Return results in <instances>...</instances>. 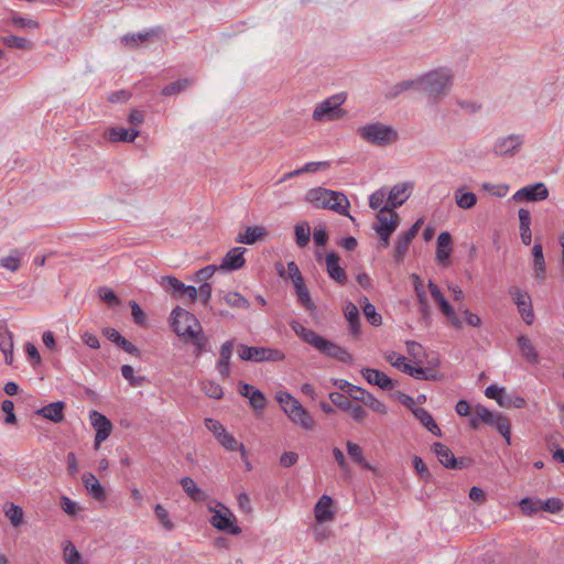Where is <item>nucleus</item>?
Instances as JSON below:
<instances>
[{
    "mask_svg": "<svg viewBox=\"0 0 564 564\" xmlns=\"http://www.w3.org/2000/svg\"><path fill=\"white\" fill-rule=\"evenodd\" d=\"M292 330L306 344L313 346L321 354L340 361L343 364H352V355L341 346L330 341L323 336L318 335L312 329L304 327L296 321L290 323Z\"/></svg>",
    "mask_w": 564,
    "mask_h": 564,
    "instance_id": "f257e3e1",
    "label": "nucleus"
},
{
    "mask_svg": "<svg viewBox=\"0 0 564 564\" xmlns=\"http://www.w3.org/2000/svg\"><path fill=\"white\" fill-rule=\"evenodd\" d=\"M417 84L433 101H437L447 95L453 84V73L448 68H437L420 77Z\"/></svg>",
    "mask_w": 564,
    "mask_h": 564,
    "instance_id": "f03ea898",
    "label": "nucleus"
},
{
    "mask_svg": "<svg viewBox=\"0 0 564 564\" xmlns=\"http://www.w3.org/2000/svg\"><path fill=\"white\" fill-rule=\"evenodd\" d=\"M171 327L182 341L194 337L203 329L197 317L185 308L176 306L171 313Z\"/></svg>",
    "mask_w": 564,
    "mask_h": 564,
    "instance_id": "7ed1b4c3",
    "label": "nucleus"
},
{
    "mask_svg": "<svg viewBox=\"0 0 564 564\" xmlns=\"http://www.w3.org/2000/svg\"><path fill=\"white\" fill-rule=\"evenodd\" d=\"M358 134L366 142L386 147L398 140V132L390 126H386L381 122L369 123L358 129Z\"/></svg>",
    "mask_w": 564,
    "mask_h": 564,
    "instance_id": "20e7f679",
    "label": "nucleus"
},
{
    "mask_svg": "<svg viewBox=\"0 0 564 564\" xmlns=\"http://www.w3.org/2000/svg\"><path fill=\"white\" fill-rule=\"evenodd\" d=\"M475 414L482 423L496 429L507 443L510 444L511 426L507 416L499 412H492L481 404L475 406Z\"/></svg>",
    "mask_w": 564,
    "mask_h": 564,
    "instance_id": "39448f33",
    "label": "nucleus"
},
{
    "mask_svg": "<svg viewBox=\"0 0 564 564\" xmlns=\"http://www.w3.org/2000/svg\"><path fill=\"white\" fill-rule=\"evenodd\" d=\"M209 511L213 512L209 522L215 529L232 535L241 533V528L236 524L235 514L224 503L217 502L216 508L209 507Z\"/></svg>",
    "mask_w": 564,
    "mask_h": 564,
    "instance_id": "423d86ee",
    "label": "nucleus"
},
{
    "mask_svg": "<svg viewBox=\"0 0 564 564\" xmlns=\"http://www.w3.org/2000/svg\"><path fill=\"white\" fill-rule=\"evenodd\" d=\"M238 355L240 359L246 361L262 362V361H281L285 358L282 350L269 347L257 346H238Z\"/></svg>",
    "mask_w": 564,
    "mask_h": 564,
    "instance_id": "0eeeda50",
    "label": "nucleus"
},
{
    "mask_svg": "<svg viewBox=\"0 0 564 564\" xmlns=\"http://www.w3.org/2000/svg\"><path fill=\"white\" fill-rule=\"evenodd\" d=\"M344 98L340 95H334L323 102L318 104L313 112V119L316 121L340 119L345 111L340 108Z\"/></svg>",
    "mask_w": 564,
    "mask_h": 564,
    "instance_id": "6e6552de",
    "label": "nucleus"
},
{
    "mask_svg": "<svg viewBox=\"0 0 564 564\" xmlns=\"http://www.w3.org/2000/svg\"><path fill=\"white\" fill-rule=\"evenodd\" d=\"M432 451L436 455L438 462L446 468L449 469H465L471 465V459L468 457L456 458L448 446L442 443H434Z\"/></svg>",
    "mask_w": 564,
    "mask_h": 564,
    "instance_id": "1a4fd4ad",
    "label": "nucleus"
},
{
    "mask_svg": "<svg viewBox=\"0 0 564 564\" xmlns=\"http://www.w3.org/2000/svg\"><path fill=\"white\" fill-rule=\"evenodd\" d=\"M90 424L96 431L95 448L98 449L100 444L105 442L112 432L113 425L111 421L102 413L91 410L89 413Z\"/></svg>",
    "mask_w": 564,
    "mask_h": 564,
    "instance_id": "9d476101",
    "label": "nucleus"
},
{
    "mask_svg": "<svg viewBox=\"0 0 564 564\" xmlns=\"http://www.w3.org/2000/svg\"><path fill=\"white\" fill-rule=\"evenodd\" d=\"M424 220L422 218L417 219L409 230L402 232L398 240L395 241L393 258L397 263H401L408 252L409 246L412 240L417 235L420 228L422 227Z\"/></svg>",
    "mask_w": 564,
    "mask_h": 564,
    "instance_id": "9b49d317",
    "label": "nucleus"
},
{
    "mask_svg": "<svg viewBox=\"0 0 564 564\" xmlns=\"http://www.w3.org/2000/svg\"><path fill=\"white\" fill-rule=\"evenodd\" d=\"M509 294L518 306V311L523 321L531 325L534 321V313L532 310L531 297L527 292H522L519 288L512 286L509 290Z\"/></svg>",
    "mask_w": 564,
    "mask_h": 564,
    "instance_id": "f8f14e48",
    "label": "nucleus"
},
{
    "mask_svg": "<svg viewBox=\"0 0 564 564\" xmlns=\"http://www.w3.org/2000/svg\"><path fill=\"white\" fill-rule=\"evenodd\" d=\"M399 215L389 207L383 206L377 214V224L373 226V229L376 232L389 230V232L393 234L399 227Z\"/></svg>",
    "mask_w": 564,
    "mask_h": 564,
    "instance_id": "ddd939ff",
    "label": "nucleus"
},
{
    "mask_svg": "<svg viewBox=\"0 0 564 564\" xmlns=\"http://www.w3.org/2000/svg\"><path fill=\"white\" fill-rule=\"evenodd\" d=\"M334 195H337L336 191L325 187H314L306 192L305 200L312 204L315 208L327 209Z\"/></svg>",
    "mask_w": 564,
    "mask_h": 564,
    "instance_id": "4468645a",
    "label": "nucleus"
},
{
    "mask_svg": "<svg viewBox=\"0 0 564 564\" xmlns=\"http://www.w3.org/2000/svg\"><path fill=\"white\" fill-rule=\"evenodd\" d=\"M549 189L543 183H535L533 185L520 188L513 196L516 200L536 202L547 198Z\"/></svg>",
    "mask_w": 564,
    "mask_h": 564,
    "instance_id": "2eb2a0df",
    "label": "nucleus"
},
{
    "mask_svg": "<svg viewBox=\"0 0 564 564\" xmlns=\"http://www.w3.org/2000/svg\"><path fill=\"white\" fill-rule=\"evenodd\" d=\"M245 252L246 248L243 247H235L230 249L223 258L219 269L229 271L241 269L246 264V260L243 257Z\"/></svg>",
    "mask_w": 564,
    "mask_h": 564,
    "instance_id": "dca6fc26",
    "label": "nucleus"
},
{
    "mask_svg": "<svg viewBox=\"0 0 564 564\" xmlns=\"http://www.w3.org/2000/svg\"><path fill=\"white\" fill-rule=\"evenodd\" d=\"M361 375L368 383L376 384L382 390H392L395 387V381L380 370L364 368Z\"/></svg>",
    "mask_w": 564,
    "mask_h": 564,
    "instance_id": "f3484780",
    "label": "nucleus"
},
{
    "mask_svg": "<svg viewBox=\"0 0 564 564\" xmlns=\"http://www.w3.org/2000/svg\"><path fill=\"white\" fill-rule=\"evenodd\" d=\"M409 188V183L395 184L389 192L384 206L392 210L400 207L410 196L408 193Z\"/></svg>",
    "mask_w": 564,
    "mask_h": 564,
    "instance_id": "a211bd4d",
    "label": "nucleus"
},
{
    "mask_svg": "<svg viewBox=\"0 0 564 564\" xmlns=\"http://www.w3.org/2000/svg\"><path fill=\"white\" fill-rule=\"evenodd\" d=\"M339 261L340 258L336 252H329L325 259L326 271L333 280H335L339 284H345L347 281V275L344 268L339 265Z\"/></svg>",
    "mask_w": 564,
    "mask_h": 564,
    "instance_id": "6ab92c4d",
    "label": "nucleus"
},
{
    "mask_svg": "<svg viewBox=\"0 0 564 564\" xmlns=\"http://www.w3.org/2000/svg\"><path fill=\"white\" fill-rule=\"evenodd\" d=\"M64 409L65 403L63 401H56L39 409L35 414L53 423H62L65 420Z\"/></svg>",
    "mask_w": 564,
    "mask_h": 564,
    "instance_id": "aec40b11",
    "label": "nucleus"
},
{
    "mask_svg": "<svg viewBox=\"0 0 564 564\" xmlns=\"http://www.w3.org/2000/svg\"><path fill=\"white\" fill-rule=\"evenodd\" d=\"M83 484L88 491V494L97 501L106 500V490L104 486L99 482L96 476L91 473H85L82 476Z\"/></svg>",
    "mask_w": 564,
    "mask_h": 564,
    "instance_id": "412c9836",
    "label": "nucleus"
},
{
    "mask_svg": "<svg viewBox=\"0 0 564 564\" xmlns=\"http://www.w3.org/2000/svg\"><path fill=\"white\" fill-rule=\"evenodd\" d=\"M234 349V340L225 341L220 347L219 359L217 361V369L219 375L226 379L230 375V358Z\"/></svg>",
    "mask_w": 564,
    "mask_h": 564,
    "instance_id": "4be33fe9",
    "label": "nucleus"
},
{
    "mask_svg": "<svg viewBox=\"0 0 564 564\" xmlns=\"http://www.w3.org/2000/svg\"><path fill=\"white\" fill-rule=\"evenodd\" d=\"M332 506L333 499L327 495H323L314 508L316 521L323 523L333 520L335 513L332 510Z\"/></svg>",
    "mask_w": 564,
    "mask_h": 564,
    "instance_id": "5701e85b",
    "label": "nucleus"
},
{
    "mask_svg": "<svg viewBox=\"0 0 564 564\" xmlns=\"http://www.w3.org/2000/svg\"><path fill=\"white\" fill-rule=\"evenodd\" d=\"M522 141L519 135H509L499 140L495 145V153L498 155H512L519 151Z\"/></svg>",
    "mask_w": 564,
    "mask_h": 564,
    "instance_id": "b1692460",
    "label": "nucleus"
},
{
    "mask_svg": "<svg viewBox=\"0 0 564 564\" xmlns=\"http://www.w3.org/2000/svg\"><path fill=\"white\" fill-rule=\"evenodd\" d=\"M106 135L110 142H132L139 135V130L112 127L106 131Z\"/></svg>",
    "mask_w": 564,
    "mask_h": 564,
    "instance_id": "393cba45",
    "label": "nucleus"
},
{
    "mask_svg": "<svg viewBox=\"0 0 564 564\" xmlns=\"http://www.w3.org/2000/svg\"><path fill=\"white\" fill-rule=\"evenodd\" d=\"M533 256V269H534V278L539 282H542L546 278V268L545 260L543 256V248L541 243H534L532 248Z\"/></svg>",
    "mask_w": 564,
    "mask_h": 564,
    "instance_id": "a878e982",
    "label": "nucleus"
},
{
    "mask_svg": "<svg viewBox=\"0 0 564 564\" xmlns=\"http://www.w3.org/2000/svg\"><path fill=\"white\" fill-rule=\"evenodd\" d=\"M268 235L265 228L261 226H249L245 232H240L236 241L239 243L253 245L258 240H262Z\"/></svg>",
    "mask_w": 564,
    "mask_h": 564,
    "instance_id": "bb28decb",
    "label": "nucleus"
},
{
    "mask_svg": "<svg viewBox=\"0 0 564 564\" xmlns=\"http://www.w3.org/2000/svg\"><path fill=\"white\" fill-rule=\"evenodd\" d=\"M452 253V236L449 232H441L437 237L436 259L440 263H445Z\"/></svg>",
    "mask_w": 564,
    "mask_h": 564,
    "instance_id": "cd10ccee",
    "label": "nucleus"
},
{
    "mask_svg": "<svg viewBox=\"0 0 564 564\" xmlns=\"http://www.w3.org/2000/svg\"><path fill=\"white\" fill-rule=\"evenodd\" d=\"M413 415L420 421V423L426 427L429 432H431L435 436H442L441 429L436 424L433 416L426 411L424 408L413 409Z\"/></svg>",
    "mask_w": 564,
    "mask_h": 564,
    "instance_id": "c85d7f7f",
    "label": "nucleus"
},
{
    "mask_svg": "<svg viewBox=\"0 0 564 564\" xmlns=\"http://www.w3.org/2000/svg\"><path fill=\"white\" fill-rule=\"evenodd\" d=\"M180 484L186 495L195 502H203L207 499V495L204 490H202L195 481L186 476L181 478Z\"/></svg>",
    "mask_w": 564,
    "mask_h": 564,
    "instance_id": "c756f323",
    "label": "nucleus"
},
{
    "mask_svg": "<svg viewBox=\"0 0 564 564\" xmlns=\"http://www.w3.org/2000/svg\"><path fill=\"white\" fill-rule=\"evenodd\" d=\"M519 349L521 351L522 357L530 364L539 362V354L531 340L525 335H520L517 339Z\"/></svg>",
    "mask_w": 564,
    "mask_h": 564,
    "instance_id": "7c9ffc66",
    "label": "nucleus"
},
{
    "mask_svg": "<svg viewBox=\"0 0 564 564\" xmlns=\"http://www.w3.org/2000/svg\"><path fill=\"white\" fill-rule=\"evenodd\" d=\"M289 419L294 423L300 425L302 429L306 431H311L314 429V420L311 414L302 406H295V411L289 415Z\"/></svg>",
    "mask_w": 564,
    "mask_h": 564,
    "instance_id": "2f4dec72",
    "label": "nucleus"
},
{
    "mask_svg": "<svg viewBox=\"0 0 564 564\" xmlns=\"http://www.w3.org/2000/svg\"><path fill=\"white\" fill-rule=\"evenodd\" d=\"M299 303L308 311L312 315L316 314L317 307L311 299V294L304 281L294 285Z\"/></svg>",
    "mask_w": 564,
    "mask_h": 564,
    "instance_id": "473e14b6",
    "label": "nucleus"
},
{
    "mask_svg": "<svg viewBox=\"0 0 564 564\" xmlns=\"http://www.w3.org/2000/svg\"><path fill=\"white\" fill-rule=\"evenodd\" d=\"M349 207L350 203L347 196L341 192H337V195H334L333 198L330 199L327 209L333 210L339 215L347 216L351 220H354V217L349 215Z\"/></svg>",
    "mask_w": 564,
    "mask_h": 564,
    "instance_id": "72a5a7b5",
    "label": "nucleus"
},
{
    "mask_svg": "<svg viewBox=\"0 0 564 564\" xmlns=\"http://www.w3.org/2000/svg\"><path fill=\"white\" fill-rule=\"evenodd\" d=\"M0 350L4 355L6 364L13 362V336L12 333L4 328L0 330Z\"/></svg>",
    "mask_w": 564,
    "mask_h": 564,
    "instance_id": "f704fd0d",
    "label": "nucleus"
},
{
    "mask_svg": "<svg viewBox=\"0 0 564 564\" xmlns=\"http://www.w3.org/2000/svg\"><path fill=\"white\" fill-rule=\"evenodd\" d=\"M160 284L165 292L174 297L182 296L185 290V284L173 275L162 276Z\"/></svg>",
    "mask_w": 564,
    "mask_h": 564,
    "instance_id": "c9c22d12",
    "label": "nucleus"
},
{
    "mask_svg": "<svg viewBox=\"0 0 564 564\" xmlns=\"http://www.w3.org/2000/svg\"><path fill=\"white\" fill-rule=\"evenodd\" d=\"M345 317L349 323V330L354 337L360 334L359 311L352 303H348L344 310Z\"/></svg>",
    "mask_w": 564,
    "mask_h": 564,
    "instance_id": "e433bc0d",
    "label": "nucleus"
},
{
    "mask_svg": "<svg viewBox=\"0 0 564 564\" xmlns=\"http://www.w3.org/2000/svg\"><path fill=\"white\" fill-rule=\"evenodd\" d=\"M275 399L288 416L295 411V406L301 405V403L295 398L285 391H279L275 395Z\"/></svg>",
    "mask_w": 564,
    "mask_h": 564,
    "instance_id": "4c0bfd02",
    "label": "nucleus"
},
{
    "mask_svg": "<svg viewBox=\"0 0 564 564\" xmlns=\"http://www.w3.org/2000/svg\"><path fill=\"white\" fill-rule=\"evenodd\" d=\"M217 441L228 451H239L241 453V456H246V448L245 445L241 443H238L237 440L234 437L232 434L225 431L220 437L217 438Z\"/></svg>",
    "mask_w": 564,
    "mask_h": 564,
    "instance_id": "58836bf2",
    "label": "nucleus"
},
{
    "mask_svg": "<svg viewBox=\"0 0 564 564\" xmlns=\"http://www.w3.org/2000/svg\"><path fill=\"white\" fill-rule=\"evenodd\" d=\"M184 343L192 344L195 347L194 355L196 357H199L204 351L207 350L209 341L208 338L205 336L204 330L202 329L200 332L195 333L194 337L185 339Z\"/></svg>",
    "mask_w": 564,
    "mask_h": 564,
    "instance_id": "ea45409f",
    "label": "nucleus"
},
{
    "mask_svg": "<svg viewBox=\"0 0 564 564\" xmlns=\"http://www.w3.org/2000/svg\"><path fill=\"white\" fill-rule=\"evenodd\" d=\"M346 447L348 455L355 463H357L365 469H371V466L364 457L362 448L358 444L348 441Z\"/></svg>",
    "mask_w": 564,
    "mask_h": 564,
    "instance_id": "a19ab883",
    "label": "nucleus"
},
{
    "mask_svg": "<svg viewBox=\"0 0 564 564\" xmlns=\"http://www.w3.org/2000/svg\"><path fill=\"white\" fill-rule=\"evenodd\" d=\"M455 202L459 208L470 209L476 205L477 197L471 192L463 193V188H458L455 192Z\"/></svg>",
    "mask_w": 564,
    "mask_h": 564,
    "instance_id": "79ce46f5",
    "label": "nucleus"
},
{
    "mask_svg": "<svg viewBox=\"0 0 564 564\" xmlns=\"http://www.w3.org/2000/svg\"><path fill=\"white\" fill-rule=\"evenodd\" d=\"M192 84H193L192 79L182 78V79L173 82V83L166 85L165 87H163L161 94L165 97H169L172 95H177V94L184 91L185 89H187Z\"/></svg>",
    "mask_w": 564,
    "mask_h": 564,
    "instance_id": "37998d69",
    "label": "nucleus"
},
{
    "mask_svg": "<svg viewBox=\"0 0 564 564\" xmlns=\"http://www.w3.org/2000/svg\"><path fill=\"white\" fill-rule=\"evenodd\" d=\"M63 557L67 564H83L80 553L70 541H66L64 544Z\"/></svg>",
    "mask_w": 564,
    "mask_h": 564,
    "instance_id": "c03bdc74",
    "label": "nucleus"
},
{
    "mask_svg": "<svg viewBox=\"0 0 564 564\" xmlns=\"http://www.w3.org/2000/svg\"><path fill=\"white\" fill-rule=\"evenodd\" d=\"M21 257L22 253L18 249H14L11 251L10 256L0 259V265L11 272H15L21 265Z\"/></svg>",
    "mask_w": 564,
    "mask_h": 564,
    "instance_id": "a18cd8bd",
    "label": "nucleus"
},
{
    "mask_svg": "<svg viewBox=\"0 0 564 564\" xmlns=\"http://www.w3.org/2000/svg\"><path fill=\"white\" fill-rule=\"evenodd\" d=\"M362 311L367 318V321L373 325L379 326L382 323V317L379 313H377L376 307L373 304H371L367 297H364L362 300Z\"/></svg>",
    "mask_w": 564,
    "mask_h": 564,
    "instance_id": "49530a36",
    "label": "nucleus"
},
{
    "mask_svg": "<svg viewBox=\"0 0 564 564\" xmlns=\"http://www.w3.org/2000/svg\"><path fill=\"white\" fill-rule=\"evenodd\" d=\"M200 386L204 393L212 399L219 400L224 395L221 386L214 380H204Z\"/></svg>",
    "mask_w": 564,
    "mask_h": 564,
    "instance_id": "de8ad7c7",
    "label": "nucleus"
},
{
    "mask_svg": "<svg viewBox=\"0 0 564 564\" xmlns=\"http://www.w3.org/2000/svg\"><path fill=\"white\" fill-rule=\"evenodd\" d=\"M227 305L236 308H249L250 302L238 292H228L224 295Z\"/></svg>",
    "mask_w": 564,
    "mask_h": 564,
    "instance_id": "09e8293b",
    "label": "nucleus"
},
{
    "mask_svg": "<svg viewBox=\"0 0 564 564\" xmlns=\"http://www.w3.org/2000/svg\"><path fill=\"white\" fill-rule=\"evenodd\" d=\"M2 42L8 47H12V48H19V50H24V51H29L32 48V44L29 40H26L25 37L17 36V35L3 36Z\"/></svg>",
    "mask_w": 564,
    "mask_h": 564,
    "instance_id": "8fccbe9b",
    "label": "nucleus"
},
{
    "mask_svg": "<svg viewBox=\"0 0 564 564\" xmlns=\"http://www.w3.org/2000/svg\"><path fill=\"white\" fill-rule=\"evenodd\" d=\"M295 241L301 248L305 247L310 241L311 229L307 223L297 224L294 228Z\"/></svg>",
    "mask_w": 564,
    "mask_h": 564,
    "instance_id": "3c124183",
    "label": "nucleus"
},
{
    "mask_svg": "<svg viewBox=\"0 0 564 564\" xmlns=\"http://www.w3.org/2000/svg\"><path fill=\"white\" fill-rule=\"evenodd\" d=\"M122 377L128 380L131 387H141L145 382L143 376L135 377L133 368L130 365H123L121 367Z\"/></svg>",
    "mask_w": 564,
    "mask_h": 564,
    "instance_id": "603ef678",
    "label": "nucleus"
},
{
    "mask_svg": "<svg viewBox=\"0 0 564 564\" xmlns=\"http://www.w3.org/2000/svg\"><path fill=\"white\" fill-rule=\"evenodd\" d=\"M440 308L455 328L459 329L463 327L462 321L458 318L453 306L448 303V301L442 302Z\"/></svg>",
    "mask_w": 564,
    "mask_h": 564,
    "instance_id": "864d4df0",
    "label": "nucleus"
},
{
    "mask_svg": "<svg viewBox=\"0 0 564 564\" xmlns=\"http://www.w3.org/2000/svg\"><path fill=\"white\" fill-rule=\"evenodd\" d=\"M440 308L455 328L459 329L463 327L462 321L458 318L453 306L448 303V301L442 302Z\"/></svg>",
    "mask_w": 564,
    "mask_h": 564,
    "instance_id": "5fc2aeb1",
    "label": "nucleus"
},
{
    "mask_svg": "<svg viewBox=\"0 0 564 564\" xmlns=\"http://www.w3.org/2000/svg\"><path fill=\"white\" fill-rule=\"evenodd\" d=\"M415 84H417V80H402V82L395 84L394 86H392L386 96H387V98H390V99L395 98L401 93L413 88L415 86Z\"/></svg>",
    "mask_w": 564,
    "mask_h": 564,
    "instance_id": "6e6d98bb",
    "label": "nucleus"
},
{
    "mask_svg": "<svg viewBox=\"0 0 564 564\" xmlns=\"http://www.w3.org/2000/svg\"><path fill=\"white\" fill-rule=\"evenodd\" d=\"M9 509L6 510V516L9 518L13 527H19L23 520V510L14 503H8Z\"/></svg>",
    "mask_w": 564,
    "mask_h": 564,
    "instance_id": "4d7b16f0",
    "label": "nucleus"
},
{
    "mask_svg": "<svg viewBox=\"0 0 564 564\" xmlns=\"http://www.w3.org/2000/svg\"><path fill=\"white\" fill-rule=\"evenodd\" d=\"M328 398L332 401V403L335 406L339 408L340 410L347 411L348 409H350L351 401L347 395L340 392H330L328 394Z\"/></svg>",
    "mask_w": 564,
    "mask_h": 564,
    "instance_id": "13d9d810",
    "label": "nucleus"
},
{
    "mask_svg": "<svg viewBox=\"0 0 564 564\" xmlns=\"http://www.w3.org/2000/svg\"><path fill=\"white\" fill-rule=\"evenodd\" d=\"M498 404L503 408H517L521 409L525 405V400L521 397H513L509 394H503L502 399L498 400Z\"/></svg>",
    "mask_w": 564,
    "mask_h": 564,
    "instance_id": "bf43d9fd",
    "label": "nucleus"
},
{
    "mask_svg": "<svg viewBox=\"0 0 564 564\" xmlns=\"http://www.w3.org/2000/svg\"><path fill=\"white\" fill-rule=\"evenodd\" d=\"M519 507L524 514H532L541 510V501L532 498H523Z\"/></svg>",
    "mask_w": 564,
    "mask_h": 564,
    "instance_id": "052dcab7",
    "label": "nucleus"
},
{
    "mask_svg": "<svg viewBox=\"0 0 564 564\" xmlns=\"http://www.w3.org/2000/svg\"><path fill=\"white\" fill-rule=\"evenodd\" d=\"M388 195L384 188H380L372 193L369 197V206L372 209L380 210L384 205V200L387 199Z\"/></svg>",
    "mask_w": 564,
    "mask_h": 564,
    "instance_id": "680f3d73",
    "label": "nucleus"
},
{
    "mask_svg": "<svg viewBox=\"0 0 564 564\" xmlns=\"http://www.w3.org/2000/svg\"><path fill=\"white\" fill-rule=\"evenodd\" d=\"M362 403L377 413H380V414L387 413V406L381 401L376 399L370 392L367 393Z\"/></svg>",
    "mask_w": 564,
    "mask_h": 564,
    "instance_id": "e2e57ef3",
    "label": "nucleus"
},
{
    "mask_svg": "<svg viewBox=\"0 0 564 564\" xmlns=\"http://www.w3.org/2000/svg\"><path fill=\"white\" fill-rule=\"evenodd\" d=\"M154 512L160 523L164 527L165 530L171 531L174 528L173 522L169 518V512L163 506L158 503L154 507Z\"/></svg>",
    "mask_w": 564,
    "mask_h": 564,
    "instance_id": "0e129e2a",
    "label": "nucleus"
},
{
    "mask_svg": "<svg viewBox=\"0 0 564 564\" xmlns=\"http://www.w3.org/2000/svg\"><path fill=\"white\" fill-rule=\"evenodd\" d=\"M249 402L253 410L259 411H262L267 404L264 394L258 389L252 390V393L249 397Z\"/></svg>",
    "mask_w": 564,
    "mask_h": 564,
    "instance_id": "69168bd1",
    "label": "nucleus"
},
{
    "mask_svg": "<svg viewBox=\"0 0 564 564\" xmlns=\"http://www.w3.org/2000/svg\"><path fill=\"white\" fill-rule=\"evenodd\" d=\"M11 22L13 25H15L20 29H25V28L39 29L40 28V23L36 20L22 18L20 15H13L11 18Z\"/></svg>",
    "mask_w": 564,
    "mask_h": 564,
    "instance_id": "338daca9",
    "label": "nucleus"
},
{
    "mask_svg": "<svg viewBox=\"0 0 564 564\" xmlns=\"http://www.w3.org/2000/svg\"><path fill=\"white\" fill-rule=\"evenodd\" d=\"M129 305L131 307V315L133 321L138 325H143L147 321L145 313L142 311L140 305L135 301H130Z\"/></svg>",
    "mask_w": 564,
    "mask_h": 564,
    "instance_id": "774afa93",
    "label": "nucleus"
}]
</instances>
